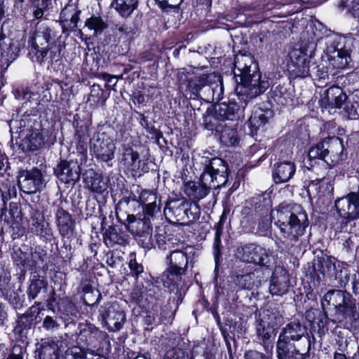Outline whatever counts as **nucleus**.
I'll return each instance as SVG.
<instances>
[{"label": "nucleus", "mask_w": 359, "mask_h": 359, "mask_svg": "<svg viewBox=\"0 0 359 359\" xmlns=\"http://www.w3.org/2000/svg\"><path fill=\"white\" fill-rule=\"evenodd\" d=\"M294 350L290 351V348H285L284 350L277 348L278 359H306L309 358L310 351L301 349L299 347L293 346Z\"/></svg>", "instance_id": "obj_34"}, {"label": "nucleus", "mask_w": 359, "mask_h": 359, "mask_svg": "<svg viewBox=\"0 0 359 359\" xmlns=\"http://www.w3.org/2000/svg\"><path fill=\"white\" fill-rule=\"evenodd\" d=\"M100 314L111 332L119 330L126 320L124 311L116 302L104 304L100 309Z\"/></svg>", "instance_id": "obj_17"}, {"label": "nucleus", "mask_w": 359, "mask_h": 359, "mask_svg": "<svg viewBox=\"0 0 359 359\" xmlns=\"http://www.w3.org/2000/svg\"><path fill=\"white\" fill-rule=\"evenodd\" d=\"M309 158L324 161L330 167H334L346 158L344 145L341 138L329 137L310 148Z\"/></svg>", "instance_id": "obj_6"}, {"label": "nucleus", "mask_w": 359, "mask_h": 359, "mask_svg": "<svg viewBox=\"0 0 359 359\" xmlns=\"http://www.w3.org/2000/svg\"><path fill=\"white\" fill-rule=\"evenodd\" d=\"M60 341L55 338L41 339L36 345V356L39 359H58L60 353Z\"/></svg>", "instance_id": "obj_22"}, {"label": "nucleus", "mask_w": 359, "mask_h": 359, "mask_svg": "<svg viewBox=\"0 0 359 359\" xmlns=\"http://www.w3.org/2000/svg\"><path fill=\"white\" fill-rule=\"evenodd\" d=\"M296 166L293 162L284 161L273 165L272 177L276 184L288 182L294 175Z\"/></svg>", "instance_id": "obj_25"}, {"label": "nucleus", "mask_w": 359, "mask_h": 359, "mask_svg": "<svg viewBox=\"0 0 359 359\" xmlns=\"http://www.w3.org/2000/svg\"><path fill=\"white\" fill-rule=\"evenodd\" d=\"M271 114L272 112L270 110H263L259 107H255L249 118V126L252 133L256 132L260 127L264 126Z\"/></svg>", "instance_id": "obj_30"}, {"label": "nucleus", "mask_w": 359, "mask_h": 359, "mask_svg": "<svg viewBox=\"0 0 359 359\" xmlns=\"http://www.w3.org/2000/svg\"><path fill=\"white\" fill-rule=\"evenodd\" d=\"M233 74L237 83L236 93L239 103L230 100L228 103L216 105L214 116L219 121L238 119L248 102L264 93L269 87V81L265 77L262 78L258 65L250 54L236 55Z\"/></svg>", "instance_id": "obj_2"}, {"label": "nucleus", "mask_w": 359, "mask_h": 359, "mask_svg": "<svg viewBox=\"0 0 359 359\" xmlns=\"http://www.w3.org/2000/svg\"><path fill=\"white\" fill-rule=\"evenodd\" d=\"M100 77L107 81V88H109L111 83L113 86H116V81L114 82V80L116 78L114 76H111L107 73H102L100 74Z\"/></svg>", "instance_id": "obj_64"}, {"label": "nucleus", "mask_w": 359, "mask_h": 359, "mask_svg": "<svg viewBox=\"0 0 359 359\" xmlns=\"http://www.w3.org/2000/svg\"><path fill=\"white\" fill-rule=\"evenodd\" d=\"M85 26L90 31L93 32V35L101 34L107 29V24L100 16H91L85 22Z\"/></svg>", "instance_id": "obj_39"}, {"label": "nucleus", "mask_w": 359, "mask_h": 359, "mask_svg": "<svg viewBox=\"0 0 359 359\" xmlns=\"http://www.w3.org/2000/svg\"><path fill=\"white\" fill-rule=\"evenodd\" d=\"M330 43L326 49L330 64L335 69H345L352 61L351 40L335 36Z\"/></svg>", "instance_id": "obj_11"}, {"label": "nucleus", "mask_w": 359, "mask_h": 359, "mask_svg": "<svg viewBox=\"0 0 359 359\" xmlns=\"http://www.w3.org/2000/svg\"><path fill=\"white\" fill-rule=\"evenodd\" d=\"M55 219L61 237L67 238L72 237L74 232L75 222L71 214L62 207H58L55 212Z\"/></svg>", "instance_id": "obj_23"}, {"label": "nucleus", "mask_w": 359, "mask_h": 359, "mask_svg": "<svg viewBox=\"0 0 359 359\" xmlns=\"http://www.w3.org/2000/svg\"><path fill=\"white\" fill-rule=\"evenodd\" d=\"M263 198L260 196L252 198L248 205L241 211V224H247L250 229H254L258 222L259 227L267 230L271 225V219L279 228L284 238L291 242H296L305 233L309 225L307 214L300 205L283 202L276 209L269 210L266 205H262Z\"/></svg>", "instance_id": "obj_1"}, {"label": "nucleus", "mask_w": 359, "mask_h": 359, "mask_svg": "<svg viewBox=\"0 0 359 359\" xmlns=\"http://www.w3.org/2000/svg\"><path fill=\"white\" fill-rule=\"evenodd\" d=\"M32 226L35 228L34 231L37 234L43 235V233L47 236H52V231L50 228L44 226L43 222H40L38 220H34L32 223Z\"/></svg>", "instance_id": "obj_51"}, {"label": "nucleus", "mask_w": 359, "mask_h": 359, "mask_svg": "<svg viewBox=\"0 0 359 359\" xmlns=\"http://www.w3.org/2000/svg\"><path fill=\"white\" fill-rule=\"evenodd\" d=\"M138 0H114L115 9L123 17H128L137 8Z\"/></svg>", "instance_id": "obj_37"}, {"label": "nucleus", "mask_w": 359, "mask_h": 359, "mask_svg": "<svg viewBox=\"0 0 359 359\" xmlns=\"http://www.w3.org/2000/svg\"><path fill=\"white\" fill-rule=\"evenodd\" d=\"M107 334L92 325H86L79 334L78 340L87 346L95 348Z\"/></svg>", "instance_id": "obj_24"}, {"label": "nucleus", "mask_w": 359, "mask_h": 359, "mask_svg": "<svg viewBox=\"0 0 359 359\" xmlns=\"http://www.w3.org/2000/svg\"><path fill=\"white\" fill-rule=\"evenodd\" d=\"M103 236L104 243L109 248L115 245H124L127 243L124 233L113 226H110L106 230Z\"/></svg>", "instance_id": "obj_31"}, {"label": "nucleus", "mask_w": 359, "mask_h": 359, "mask_svg": "<svg viewBox=\"0 0 359 359\" xmlns=\"http://www.w3.org/2000/svg\"><path fill=\"white\" fill-rule=\"evenodd\" d=\"M76 11V8L73 5L65 6L60 13V19L63 23L68 22L69 18Z\"/></svg>", "instance_id": "obj_53"}, {"label": "nucleus", "mask_w": 359, "mask_h": 359, "mask_svg": "<svg viewBox=\"0 0 359 359\" xmlns=\"http://www.w3.org/2000/svg\"><path fill=\"white\" fill-rule=\"evenodd\" d=\"M79 163L74 161H61L54 168V173L63 183H75L80 177Z\"/></svg>", "instance_id": "obj_20"}, {"label": "nucleus", "mask_w": 359, "mask_h": 359, "mask_svg": "<svg viewBox=\"0 0 359 359\" xmlns=\"http://www.w3.org/2000/svg\"><path fill=\"white\" fill-rule=\"evenodd\" d=\"M120 162L126 168L135 170L139 168L140 163V154L128 145H123V152L120 158Z\"/></svg>", "instance_id": "obj_29"}, {"label": "nucleus", "mask_w": 359, "mask_h": 359, "mask_svg": "<svg viewBox=\"0 0 359 359\" xmlns=\"http://www.w3.org/2000/svg\"><path fill=\"white\" fill-rule=\"evenodd\" d=\"M13 93L15 97L20 100H29L34 94L25 88H17L14 90Z\"/></svg>", "instance_id": "obj_50"}, {"label": "nucleus", "mask_w": 359, "mask_h": 359, "mask_svg": "<svg viewBox=\"0 0 359 359\" xmlns=\"http://www.w3.org/2000/svg\"><path fill=\"white\" fill-rule=\"evenodd\" d=\"M48 283L43 277L38 274L34 275L30 280V284L27 290V296L29 300L36 299L41 290L47 289Z\"/></svg>", "instance_id": "obj_32"}, {"label": "nucleus", "mask_w": 359, "mask_h": 359, "mask_svg": "<svg viewBox=\"0 0 359 359\" xmlns=\"http://www.w3.org/2000/svg\"><path fill=\"white\" fill-rule=\"evenodd\" d=\"M22 353L23 349L21 346H15L7 359H23Z\"/></svg>", "instance_id": "obj_62"}, {"label": "nucleus", "mask_w": 359, "mask_h": 359, "mask_svg": "<svg viewBox=\"0 0 359 359\" xmlns=\"http://www.w3.org/2000/svg\"><path fill=\"white\" fill-rule=\"evenodd\" d=\"M335 269V259L330 257H323L313 264V270H318L323 275H330Z\"/></svg>", "instance_id": "obj_40"}, {"label": "nucleus", "mask_w": 359, "mask_h": 359, "mask_svg": "<svg viewBox=\"0 0 359 359\" xmlns=\"http://www.w3.org/2000/svg\"><path fill=\"white\" fill-rule=\"evenodd\" d=\"M128 266L130 269V274L135 279H137L139 275L143 272L142 265L137 263L135 258L130 260Z\"/></svg>", "instance_id": "obj_49"}, {"label": "nucleus", "mask_w": 359, "mask_h": 359, "mask_svg": "<svg viewBox=\"0 0 359 359\" xmlns=\"http://www.w3.org/2000/svg\"><path fill=\"white\" fill-rule=\"evenodd\" d=\"M46 185L42 172L37 168L22 170L18 175V186L20 191L27 194L41 191Z\"/></svg>", "instance_id": "obj_16"}, {"label": "nucleus", "mask_w": 359, "mask_h": 359, "mask_svg": "<svg viewBox=\"0 0 359 359\" xmlns=\"http://www.w3.org/2000/svg\"><path fill=\"white\" fill-rule=\"evenodd\" d=\"M204 165L201 175V182L190 181L184 185V192L193 201H200L205 197L210 189H218L228 181L229 169L226 162L220 158L203 157Z\"/></svg>", "instance_id": "obj_3"}, {"label": "nucleus", "mask_w": 359, "mask_h": 359, "mask_svg": "<svg viewBox=\"0 0 359 359\" xmlns=\"http://www.w3.org/2000/svg\"><path fill=\"white\" fill-rule=\"evenodd\" d=\"M81 11L76 10V11L69 18V22H65L64 25H67L69 28L74 29L77 27V23L79 20V15Z\"/></svg>", "instance_id": "obj_59"}, {"label": "nucleus", "mask_w": 359, "mask_h": 359, "mask_svg": "<svg viewBox=\"0 0 359 359\" xmlns=\"http://www.w3.org/2000/svg\"><path fill=\"white\" fill-rule=\"evenodd\" d=\"M84 182L91 191L97 194H102L107 189V184L104 177L93 170H90L86 173Z\"/></svg>", "instance_id": "obj_28"}, {"label": "nucleus", "mask_w": 359, "mask_h": 359, "mask_svg": "<svg viewBox=\"0 0 359 359\" xmlns=\"http://www.w3.org/2000/svg\"><path fill=\"white\" fill-rule=\"evenodd\" d=\"M82 291L84 293L83 300L86 305L93 304L90 302L91 301H88V299H89V295H93L95 297V302H98L101 298V294L99 291L97 290H94L89 283L83 284Z\"/></svg>", "instance_id": "obj_46"}, {"label": "nucleus", "mask_w": 359, "mask_h": 359, "mask_svg": "<svg viewBox=\"0 0 359 359\" xmlns=\"http://www.w3.org/2000/svg\"><path fill=\"white\" fill-rule=\"evenodd\" d=\"M60 326L59 323L53 317L47 316L43 321V327L46 330H53L58 328Z\"/></svg>", "instance_id": "obj_55"}, {"label": "nucleus", "mask_w": 359, "mask_h": 359, "mask_svg": "<svg viewBox=\"0 0 359 359\" xmlns=\"http://www.w3.org/2000/svg\"><path fill=\"white\" fill-rule=\"evenodd\" d=\"M55 32L46 25H36L35 31L31 39L29 41L30 50L29 55L35 58L36 62L43 64L48 55V49L46 48L56 41Z\"/></svg>", "instance_id": "obj_10"}, {"label": "nucleus", "mask_w": 359, "mask_h": 359, "mask_svg": "<svg viewBox=\"0 0 359 359\" xmlns=\"http://www.w3.org/2000/svg\"><path fill=\"white\" fill-rule=\"evenodd\" d=\"M160 200H158V203L157 202H154L152 204H149L148 205H145L143 207L142 217L149 218H152L156 213L160 212L161 210V203Z\"/></svg>", "instance_id": "obj_48"}, {"label": "nucleus", "mask_w": 359, "mask_h": 359, "mask_svg": "<svg viewBox=\"0 0 359 359\" xmlns=\"http://www.w3.org/2000/svg\"><path fill=\"white\" fill-rule=\"evenodd\" d=\"M344 110L348 116L351 119L359 118V98L353 95L351 98L346 100Z\"/></svg>", "instance_id": "obj_42"}, {"label": "nucleus", "mask_w": 359, "mask_h": 359, "mask_svg": "<svg viewBox=\"0 0 359 359\" xmlns=\"http://www.w3.org/2000/svg\"><path fill=\"white\" fill-rule=\"evenodd\" d=\"M219 140L227 147L236 146L239 142L237 130L232 126H225L221 130Z\"/></svg>", "instance_id": "obj_35"}, {"label": "nucleus", "mask_w": 359, "mask_h": 359, "mask_svg": "<svg viewBox=\"0 0 359 359\" xmlns=\"http://www.w3.org/2000/svg\"><path fill=\"white\" fill-rule=\"evenodd\" d=\"M65 359H90L88 358L86 351L79 346H73L67 350ZM97 359H108L106 357H100Z\"/></svg>", "instance_id": "obj_44"}, {"label": "nucleus", "mask_w": 359, "mask_h": 359, "mask_svg": "<svg viewBox=\"0 0 359 359\" xmlns=\"http://www.w3.org/2000/svg\"><path fill=\"white\" fill-rule=\"evenodd\" d=\"M233 282L239 289L251 290L255 284V274L248 273L243 275H236L233 278Z\"/></svg>", "instance_id": "obj_41"}, {"label": "nucleus", "mask_w": 359, "mask_h": 359, "mask_svg": "<svg viewBox=\"0 0 359 359\" xmlns=\"http://www.w3.org/2000/svg\"><path fill=\"white\" fill-rule=\"evenodd\" d=\"M48 49V58L51 63L59 61L62 58V51L65 48L63 43L60 41H55L53 43L46 47ZM48 56L46 57L47 58Z\"/></svg>", "instance_id": "obj_43"}, {"label": "nucleus", "mask_w": 359, "mask_h": 359, "mask_svg": "<svg viewBox=\"0 0 359 359\" xmlns=\"http://www.w3.org/2000/svg\"><path fill=\"white\" fill-rule=\"evenodd\" d=\"M163 359H191L189 354L179 349L168 352Z\"/></svg>", "instance_id": "obj_52"}, {"label": "nucleus", "mask_w": 359, "mask_h": 359, "mask_svg": "<svg viewBox=\"0 0 359 359\" xmlns=\"http://www.w3.org/2000/svg\"><path fill=\"white\" fill-rule=\"evenodd\" d=\"M245 359H267L266 356L256 351H249L245 354Z\"/></svg>", "instance_id": "obj_61"}, {"label": "nucleus", "mask_w": 359, "mask_h": 359, "mask_svg": "<svg viewBox=\"0 0 359 359\" xmlns=\"http://www.w3.org/2000/svg\"><path fill=\"white\" fill-rule=\"evenodd\" d=\"M289 274L282 266H276L273 273L269 291L272 295L282 296L287 292L290 287Z\"/></svg>", "instance_id": "obj_21"}, {"label": "nucleus", "mask_w": 359, "mask_h": 359, "mask_svg": "<svg viewBox=\"0 0 359 359\" xmlns=\"http://www.w3.org/2000/svg\"><path fill=\"white\" fill-rule=\"evenodd\" d=\"M106 257V263L111 268L116 267V266L123 260L121 256L114 252L107 254Z\"/></svg>", "instance_id": "obj_54"}, {"label": "nucleus", "mask_w": 359, "mask_h": 359, "mask_svg": "<svg viewBox=\"0 0 359 359\" xmlns=\"http://www.w3.org/2000/svg\"><path fill=\"white\" fill-rule=\"evenodd\" d=\"M143 321L145 325L149 326L155 323H159L162 322L163 317H158L157 321L156 317L154 315H152L151 313H147L146 316L144 317Z\"/></svg>", "instance_id": "obj_60"}, {"label": "nucleus", "mask_w": 359, "mask_h": 359, "mask_svg": "<svg viewBox=\"0 0 359 359\" xmlns=\"http://www.w3.org/2000/svg\"><path fill=\"white\" fill-rule=\"evenodd\" d=\"M316 44L309 43L306 47L302 45V49L294 48L289 53L290 62L288 63V71L294 77L306 78L310 75L309 60L311 57Z\"/></svg>", "instance_id": "obj_12"}, {"label": "nucleus", "mask_w": 359, "mask_h": 359, "mask_svg": "<svg viewBox=\"0 0 359 359\" xmlns=\"http://www.w3.org/2000/svg\"><path fill=\"white\" fill-rule=\"evenodd\" d=\"M139 202L142 205H148L157 202V196L152 191L143 190L139 196Z\"/></svg>", "instance_id": "obj_47"}, {"label": "nucleus", "mask_w": 359, "mask_h": 359, "mask_svg": "<svg viewBox=\"0 0 359 359\" xmlns=\"http://www.w3.org/2000/svg\"><path fill=\"white\" fill-rule=\"evenodd\" d=\"M115 151V144L104 133L93 137L90 151L98 161L107 163L111 161L114 158Z\"/></svg>", "instance_id": "obj_18"}, {"label": "nucleus", "mask_w": 359, "mask_h": 359, "mask_svg": "<svg viewBox=\"0 0 359 359\" xmlns=\"http://www.w3.org/2000/svg\"><path fill=\"white\" fill-rule=\"evenodd\" d=\"M322 307L325 323L321 319L320 323L327 324L329 320L333 323H341L348 319L351 322L359 319V311L355 305V300L352 295L342 290H330L327 292L322 299Z\"/></svg>", "instance_id": "obj_4"}, {"label": "nucleus", "mask_w": 359, "mask_h": 359, "mask_svg": "<svg viewBox=\"0 0 359 359\" xmlns=\"http://www.w3.org/2000/svg\"><path fill=\"white\" fill-rule=\"evenodd\" d=\"M187 206L188 203L184 202L180 203L174 202L168 208V212L173 217L175 222L182 225L183 223L187 222V217L186 216Z\"/></svg>", "instance_id": "obj_33"}, {"label": "nucleus", "mask_w": 359, "mask_h": 359, "mask_svg": "<svg viewBox=\"0 0 359 359\" xmlns=\"http://www.w3.org/2000/svg\"><path fill=\"white\" fill-rule=\"evenodd\" d=\"M347 99L342 88L333 86L325 91L323 102L330 108H341Z\"/></svg>", "instance_id": "obj_26"}, {"label": "nucleus", "mask_w": 359, "mask_h": 359, "mask_svg": "<svg viewBox=\"0 0 359 359\" xmlns=\"http://www.w3.org/2000/svg\"><path fill=\"white\" fill-rule=\"evenodd\" d=\"M22 46V44L18 40L0 38L1 56L7 62H12L16 59Z\"/></svg>", "instance_id": "obj_27"}, {"label": "nucleus", "mask_w": 359, "mask_h": 359, "mask_svg": "<svg viewBox=\"0 0 359 359\" xmlns=\"http://www.w3.org/2000/svg\"><path fill=\"white\" fill-rule=\"evenodd\" d=\"M126 221L128 230L136 237L138 243L144 248H151L154 245L149 218L142 217V215L136 217L134 215H128Z\"/></svg>", "instance_id": "obj_14"}, {"label": "nucleus", "mask_w": 359, "mask_h": 359, "mask_svg": "<svg viewBox=\"0 0 359 359\" xmlns=\"http://www.w3.org/2000/svg\"><path fill=\"white\" fill-rule=\"evenodd\" d=\"M186 216L187 217V222L183 223V226L190 225L199 219L201 215L200 208L196 204H188Z\"/></svg>", "instance_id": "obj_45"}, {"label": "nucleus", "mask_w": 359, "mask_h": 359, "mask_svg": "<svg viewBox=\"0 0 359 359\" xmlns=\"http://www.w3.org/2000/svg\"><path fill=\"white\" fill-rule=\"evenodd\" d=\"M185 248H173L165 257L167 266L159 278L164 287L174 290L186 275L189 266V257Z\"/></svg>", "instance_id": "obj_5"}, {"label": "nucleus", "mask_w": 359, "mask_h": 359, "mask_svg": "<svg viewBox=\"0 0 359 359\" xmlns=\"http://www.w3.org/2000/svg\"><path fill=\"white\" fill-rule=\"evenodd\" d=\"M237 259L247 263L269 266L271 262L269 252L262 247L253 243L238 246L235 252Z\"/></svg>", "instance_id": "obj_15"}, {"label": "nucleus", "mask_w": 359, "mask_h": 359, "mask_svg": "<svg viewBox=\"0 0 359 359\" xmlns=\"http://www.w3.org/2000/svg\"><path fill=\"white\" fill-rule=\"evenodd\" d=\"M282 315L277 309H273L264 310L256 321L258 340L267 354H271L273 352V344L271 339V331L275 326L282 322Z\"/></svg>", "instance_id": "obj_9"}, {"label": "nucleus", "mask_w": 359, "mask_h": 359, "mask_svg": "<svg viewBox=\"0 0 359 359\" xmlns=\"http://www.w3.org/2000/svg\"><path fill=\"white\" fill-rule=\"evenodd\" d=\"M9 303L15 307L21 306V300L19 294L13 290L7 296Z\"/></svg>", "instance_id": "obj_58"}, {"label": "nucleus", "mask_w": 359, "mask_h": 359, "mask_svg": "<svg viewBox=\"0 0 359 359\" xmlns=\"http://www.w3.org/2000/svg\"><path fill=\"white\" fill-rule=\"evenodd\" d=\"M40 304L39 302H35L25 313L18 316L13 330L15 334L21 338L27 337L29 330L32 329L41 313Z\"/></svg>", "instance_id": "obj_19"}, {"label": "nucleus", "mask_w": 359, "mask_h": 359, "mask_svg": "<svg viewBox=\"0 0 359 359\" xmlns=\"http://www.w3.org/2000/svg\"><path fill=\"white\" fill-rule=\"evenodd\" d=\"M76 149L77 154L81 156V161L87 157V142L88 135L86 134V129L76 130L75 133Z\"/></svg>", "instance_id": "obj_36"}, {"label": "nucleus", "mask_w": 359, "mask_h": 359, "mask_svg": "<svg viewBox=\"0 0 359 359\" xmlns=\"http://www.w3.org/2000/svg\"><path fill=\"white\" fill-rule=\"evenodd\" d=\"M165 231L161 233L158 232L155 235V243L153 242V247L157 246L161 250H168L170 251L172 249L175 248V245H178V243L175 242L177 240L176 238H168ZM152 248V246L151 247Z\"/></svg>", "instance_id": "obj_38"}, {"label": "nucleus", "mask_w": 359, "mask_h": 359, "mask_svg": "<svg viewBox=\"0 0 359 359\" xmlns=\"http://www.w3.org/2000/svg\"><path fill=\"white\" fill-rule=\"evenodd\" d=\"M221 236H222V234L219 233V232L215 233L213 246H214V255H215V259L216 262L218 259V258L221 254V252H220Z\"/></svg>", "instance_id": "obj_56"}, {"label": "nucleus", "mask_w": 359, "mask_h": 359, "mask_svg": "<svg viewBox=\"0 0 359 359\" xmlns=\"http://www.w3.org/2000/svg\"><path fill=\"white\" fill-rule=\"evenodd\" d=\"M63 313L67 316H74L77 313L75 305L69 301L65 302Z\"/></svg>", "instance_id": "obj_57"}, {"label": "nucleus", "mask_w": 359, "mask_h": 359, "mask_svg": "<svg viewBox=\"0 0 359 359\" xmlns=\"http://www.w3.org/2000/svg\"><path fill=\"white\" fill-rule=\"evenodd\" d=\"M315 337L310 336L307 327L299 321H292L287 323L280 331L276 344V349L290 348L291 346L301 348V349L310 351Z\"/></svg>", "instance_id": "obj_7"}, {"label": "nucleus", "mask_w": 359, "mask_h": 359, "mask_svg": "<svg viewBox=\"0 0 359 359\" xmlns=\"http://www.w3.org/2000/svg\"><path fill=\"white\" fill-rule=\"evenodd\" d=\"M56 142V135L53 130L47 128H35L22 138L20 147L25 152L35 151L49 147Z\"/></svg>", "instance_id": "obj_13"}, {"label": "nucleus", "mask_w": 359, "mask_h": 359, "mask_svg": "<svg viewBox=\"0 0 359 359\" xmlns=\"http://www.w3.org/2000/svg\"><path fill=\"white\" fill-rule=\"evenodd\" d=\"M103 90L100 88V85L94 84L91 87L90 96L94 97H100L103 95Z\"/></svg>", "instance_id": "obj_63"}, {"label": "nucleus", "mask_w": 359, "mask_h": 359, "mask_svg": "<svg viewBox=\"0 0 359 359\" xmlns=\"http://www.w3.org/2000/svg\"><path fill=\"white\" fill-rule=\"evenodd\" d=\"M177 77L180 81H188V88L196 96H198L199 91L204 88L203 93L207 94V96L203 99L208 102L219 101L222 98L223 86L222 83H215V86L209 85L210 81L214 77L212 74H202L199 76H192L187 72L185 69H181L178 71Z\"/></svg>", "instance_id": "obj_8"}]
</instances>
